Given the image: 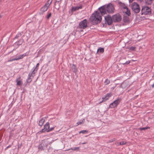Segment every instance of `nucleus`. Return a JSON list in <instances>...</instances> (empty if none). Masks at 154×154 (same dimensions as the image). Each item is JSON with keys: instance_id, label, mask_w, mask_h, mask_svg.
I'll return each instance as SVG.
<instances>
[{"instance_id": "2eb2a0df", "label": "nucleus", "mask_w": 154, "mask_h": 154, "mask_svg": "<svg viewBox=\"0 0 154 154\" xmlns=\"http://www.w3.org/2000/svg\"><path fill=\"white\" fill-rule=\"evenodd\" d=\"M28 55L26 54V53H24L23 54L20 55L18 57H16L15 58L16 59V60H19L22 59L24 57H25L27 56Z\"/></svg>"}, {"instance_id": "ea45409f", "label": "nucleus", "mask_w": 154, "mask_h": 154, "mask_svg": "<svg viewBox=\"0 0 154 154\" xmlns=\"http://www.w3.org/2000/svg\"><path fill=\"white\" fill-rule=\"evenodd\" d=\"M39 63H38L37 64L36 66L35 67V68H37V70H38V66H39Z\"/></svg>"}, {"instance_id": "6e6552de", "label": "nucleus", "mask_w": 154, "mask_h": 154, "mask_svg": "<svg viewBox=\"0 0 154 154\" xmlns=\"http://www.w3.org/2000/svg\"><path fill=\"white\" fill-rule=\"evenodd\" d=\"M121 101V99L118 98L110 104L109 107L112 108L117 106L119 104Z\"/></svg>"}, {"instance_id": "7ed1b4c3", "label": "nucleus", "mask_w": 154, "mask_h": 154, "mask_svg": "<svg viewBox=\"0 0 154 154\" xmlns=\"http://www.w3.org/2000/svg\"><path fill=\"white\" fill-rule=\"evenodd\" d=\"M151 13V8L147 6H144L142 7L141 10V15H149Z\"/></svg>"}, {"instance_id": "0eeeda50", "label": "nucleus", "mask_w": 154, "mask_h": 154, "mask_svg": "<svg viewBox=\"0 0 154 154\" xmlns=\"http://www.w3.org/2000/svg\"><path fill=\"white\" fill-rule=\"evenodd\" d=\"M105 23H107L108 25L112 24L113 22L112 17L109 15H108L105 17Z\"/></svg>"}, {"instance_id": "bb28decb", "label": "nucleus", "mask_w": 154, "mask_h": 154, "mask_svg": "<svg viewBox=\"0 0 154 154\" xmlns=\"http://www.w3.org/2000/svg\"><path fill=\"white\" fill-rule=\"evenodd\" d=\"M85 121V119H83L81 121H79V122H78L77 123V125H80V124L83 123Z\"/></svg>"}, {"instance_id": "3c124183", "label": "nucleus", "mask_w": 154, "mask_h": 154, "mask_svg": "<svg viewBox=\"0 0 154 154\" xmlns=\"http://www.w3.org/2000/svg\"><path fill=\"white\" fill-rule=\"evenodd\" d=\"M153 45H154V43Z\"/></svg>"}, {"instance_id": "c9c22d12", "label": "nucleus", "mask_w": 154, "mask_h": 154, "mask_svg": "<svg viewBox=\"0 0 154 154\" xmlns=\"http://www.w3.org/2000/svg\"><path fill=\"white\" fill-rule=\"evenodd\" d=\"M16 59L15 58H13L12 59H10V60H8V62H11V61H14V60H16Z\"/></svg>"}, {"instance_id": "58836bf2", "label": "nucleus", "mask_w": 154, "mask_h": 154, "mask_svg": "<svg viewBox=\"0 0 154 154\" xmlns=\"http://www.w3.org/2000/svg\"><path fill=\"white\" fill-rule=\"evenodd\" d=\"M22 143H21L20 144H19L18 145V150L22 146Z\"/></svg>"}, {"instance_id": "423d86ee", "label": "nucleus", "mask_w": 154, "mask_h": 154, "mask_svg": "<svg viewBox=\"0 0 154 154\" xmlns=\"http://www.w3.org/2000/svg\"><path fill=\"white\" fill-rule=\"evenodd\" d=\"M112 19L113 22L115 23L119 22L122 20L121 16L119 14H117L112 16Z\"/></svg>"}, {"instance_id": "9b49d317", "label": "nucleus", "mask_w": 154, "mask_h": 154, "mask_svg": "<svg viewBox=\"0 0 154 154\" xmlns=\"http://www.w3.org/2000/svg\"><path fill=\"white\" fill-rule=\"evenodd\" d=\"M129 82L128 81H124L121 85V87L122 88H128L130 86Z\"/></svg>"}, {"instance_id": "5701e85b", "label": "nucleus", "mask_w": 154, "mask_h": 154, "mask_svg": "<svg viewBox=\"0 0 154 154\" xmlns=\"http://www.w3.org/2000/svg\"><path fill=\"white\" fill-rule=\"evenodd\" d=\"M16 82H17V85H21L22 84V82L20 80H19L18 79H17Z\"/></svg>"}, {"instance_id": "412c9836", "label": "nucleus", "mask_w": 154, "mask_h": 154, "mask_svg": "<svg viewBox=\"0 0 154 154\" xmlns=\"http://www.w3.org/2000/svg\"><path fill=\"white\" fill-rule=\"evenodd\" d=\"M125 9H126V11L125 12L126 14L128 16H130L131 14L130 10L129 9L128 7H127V8Z\"/></svg>"}, {"instance_id": "f8f14e48", "label": "nucleus", "mask_w": 154, "mask_h": 154, "mask_svg": "<svg viewBox=\"0 0 154 154\" xmlns=\"http://www.w3.org/2000/svg\"><path fill=\"white\" fill-rule=\"evenodd\" d=\"M82 5H79L75 7H73L72 8L71 11H74L77 10H78L80 9H82Z\"/></svg>"}, {"instance_id": "e433bc0d", "label": "nucleus", "mask_w": 154, "mask_h": 154, "mask_svg": "<svg viewBox=\"0 0 154 154\" xmlns=\"http://www.w3.org/2000/svg\"><path fill=\"white\" fill-rule=\"evenodd\" d=\"M130 61H126V62H125V63H122V64L123 65H125V64H128L130 63Z\"/></svg>"}, {"instance_id": "4468645a", "label": "nucleus", "mask_w": 154, "mask_h": 154, "mask_svg": "<svg viewBox=\"0 0 154 154\" xmlns=\"http://www.w3.org/2000/svg\"><path fill=\"white\" fill-rule=\"evenodd\" d=\"M128 16H128V15H124L123 20L124 22L126 23H128L129 22Z\"/></svg>"}, {"instance_id": "a878e982", "label": "nucleus", "mask_w": 154, "mask_h": 154, "mask_svg": "<svg viewBox=\"0 0 154 154\" xmlns=\"http://www.w3.org/2000/svg\"><path fill=\"white\" fill-rule=\"evenodd\" d=\"M22 35L21 33L20 32L18 33L15 36L14 38L17 39L19 37H20Z\"/></svg>"}, {"instance_id": "6ab92c4d", "label": "nucleus", "mask_w": 154, "mask_h": 154, "mask_svg": "<svg viewBox=\"0 0 154 154\" xmlns=\"http://www.w3.org/2000/svg\"><path fill=\"white\" fill-rule=\"evenodd\" d=\"M104 48H100L98 49L97 51V53H102L104 52Z\"/></svg>"}, {"instance_id": "39448f33", "label": "nucleus", "mask_w": 154, "mask_h": 154, "mask_svg": "<svg viewBox=\"0 0 154 154\" xmlns=\"http://www.w3.org/2000/svg\"><path fill=\"white\" fill-rule=\"evenodd\" d=\"M87 27V20L85 19L79 23L78 28L80 29H85Z\"/></svg>"}, {"instance_id": "4c0bfd02", "label": "nucleus", "mask_w": 154, "mask_h": 154, "mask_svg": "<svg viewBox=\"0 0 154 154\" xmlns=\"http://www.w3.org/2000/svg\"><path fill=\"white\" fill-rule=\"evenodd\" d=\"M115 140H116V138H114L110 140H109V143L112 142H113V141H115Z\"/></svg>"}, {"instance_id": "dca6fc26", "label": "nucleus", "mask_w": 154, "mask_h": 154, "mask_svg": "<svg viewBox=\"0 0 154 154\" xmlns=\"http://www.w3.org/2000/svg\"><path fill=\"white\" fill-rule=\"evenodd\" d=\"M37 68H34L33 71H32V73H29V75L32 77V78L34 76L35 73L37 71Z\"/></svg>"}, {"instance_id": "aec40b11", "label": "nucleus", "mask_w": 154, "mask_h": 154, "mask_svg": "<svg viewBox=\"0 0 154 154\" xmlns=\"http://www.w3.org/2000/svg\"><path fill=\"white\" fill-rule=\"evenodd\" d=\"M32 76H31L30 75H28V78L26 79V82L28 83H29L31 82L32 80V78H31Z\"/></svg>"}, {"instance_id": "20e7f679", "label": "nucleus", "mask_w": 154, "mask_h": 154, "mask_svg": "<svg viewBox=\"0 0 154 154\" xmlns=\"http://www.w3.org/2000/svg\"><path fill=\"white\" fill-rule=\"evenodd\" d=\"M131 8L132 10L136 13H138L140 11L139 5L135 2H134L132 4Z\"/></svg>"}, {"instance_id": "4be33fe9", "label": "nucleus", "mask_w": 154, "mask_h": 154, "mask_svg": "<svg viewBox=\"0 0 154 154\" xmlns=\"http://www.w3.org/2000/svg\"><path fill=\"white\" fill-rule=\"evenodd\" d=\"M119 3L120 5L124 9H125V8H127V7L123 3L121 2H119Z\"/></svg>"}, {"instance_id": "72a5a7b5", "label": "nucleus", "mask_w": 154, "mask_h": 154, "mask_svg": "<svg viewBox=\"0 0 154 154\" xmlns=\"http://www.w3.org/2000/svg\"><path fill=\"white\" fill-rule=\"evenodd\" d=\"M54 127H52L50 128H49V129L47 131V132H49L50 131H51L54 130Z\"/></svg>"}, {"instance_id": "2f4dec72", "label": "nucleus", "mask_w": 154, "mask_h": 154, "mask_svg": "<svg viewBox=\"0 0 154 154\" xmlns=\"http://www.w3.org/2000/svg\"><path fill=\"white\" fill-rule=\"evenodd\" d=\"M51 13H49L47 16V18L48 19H49L51 16Z\"/></svg>"}, {"instance_id": "a211bd4d", "label": "nucleus", "mask_w": 154, "mask_h": 154, "mask_svg": "<svg viewBox=\"0 0 154 154\" xmlns=\"http://www.w3.org/2000/svg\"><path fill=\"white\" fill-rule=\"evenodd\" d=\"M45 121V119L43 118H42L39 122L38 125L40 126H42Z\"/></svg>"}, {"instance_id": "1a4fd4ad", "label": "nucleus", "mask_w": 154, "mask_h": 154, "mask_svg": "<svg viewBox=\"0 0 154 154\" xmlns=\"http://www.w3.org/2000/svg\"><path fill=\"white\" fill-rule=\"evenodd\" d=\"M50 127L49 123L47 122L46 123L44 126V128L39 132V133H44L46 131L47 132V131L49 129Z\"/></svg>"}, {"instance_id": "f704fd0d", "label": "nucleus", "mask_w": 154, "mask_h": 154, "mask_svg": "<svg viewBox=\"0 0 154 154\" xmlns=\"http://www.w3.org/2000/svg\"><path fill=\"white\" fill-rule=\"evenodd\" d=\"M88 131L86 130H83L81 131L80 132H79V133H85V132H87Z\"/></svg>"}, {"instance_id": "c03bdc74", "label": "nucleus", "mask_w": 154, "mask_h": 154, "mask_svg": "<svg viewBox=\"0 0 154 154\" xmlns=\"http://www.w3.org/2000/svg\"><path fill=\"white\" fill-rule=\"evenodd\" d=\"M122 142H120L119 143V145H122Z\"/></svg>"}, {"instance_id": "f257e3e1", "label": "nucleus", "mask_w": 154, "mask_h": 154, "mask_svg": "<svg viewBox=\"0 0 154 154\" xmlns=\"http://www.w3.org/2000/svg\"><path fill=\"white\" fill-rule=\"evenodd\" d=\"M100 13L102 15L106 14L107 13H112L114 12V8L113 5L111 3L107 5H104L98 9Z\"/></svg>"}, {"instance_id": "49530a36", "label": "nucleus", "mask_w": 154, "mask_h": 154, "mask_svg": "<svg viewBox=\"0 0 154 154\" xmlns=\"http://www.w3.org/2000/svg\"><path fill=\"white\" fill-rule=\"evenodd\" d=\"M133 0H129L130 2H131L133 1Z\"/></svg>"}, {"instance_id": "ddd939ff", "label": "nucleus", "mask_w": 154, "mask_h": 154, "mask_svg": "<svg viewBox=\"0 0 154 154\" xmlns=\"http://www.w3.org/2000/svg\"><path fill=\"white\" fill-rule=\"evenodd\" d=\"M111 96V95L110 94L108 93L104 97L102 98V100L101 101L100 103H101L102 102L106 101L109 99V98Z\"/></svg>"}, {"instance_id": "c756f323", "label": "nucleus", "mask_w": 154, "mask_h": 154, "mask_svg": "<svg viewBox=\"0 0 154 154\" xmlns=\"http://www.w3.org/2000/svg\"><path fill=\"white\" fill-rule=\"evenodd\" d=\"M104 83L105 84V85H107L109 83L110 81L108 79H107L105 80Z\"/></svg>"}, {"instance_id": "8fccbe9b", "label": "nucleus", "mask_w": 154, "mask_h": 154, "mask_svg": "<svg viewBox=\"0 0 154 154\" xmlns=\"http://www.w3.org/2000/svg\"><path fill=\"white\" fill-rule=\"evenodd\" d=\"M1 16H0V18H1Z\"/></svg>"}, {"instance_id": "cd10ccee", "label": "nucleus", "mask_w": 154, "mask_h": 154, "mask_svg": "<svg viewBox=\"0 0 154 154\" xmlns=\"http://www.w3.org/2000/svg\"><path fill=\"white\" fill-rule=\"evenodd\" d=\"M149 127H144V128H139V130H140V131H142V130H146L147 129H149Z\"/></svg>"}, {"instance_id": "79ce46f5", "label": "nucleus", "mask_w": 154, "mask_h": 154, "mask_svg": "<svg viewBox=\"0 0 154 154\" xmlns=\"http://www.w3.org/2000/svg\"><path fill=\"white\" fill-rule=\"evenodd\" d=\"M11 145H9V146H8L5 149V150L7 149L10 147L11 146Z\"/></svg>"}, {"instance_id": "c85d7f7f", "label": "nucleus", "mask_w": 154, "mask_h": 154, "mask_svg": "<svg viewBox=\"0 0 154 154\" xmlns=\"http://www.w3.org/2000/svg\"><path fill=\"white\" fill-rule=\"evenodd\" d=\"M79 147H74V148H72L71 149H69L68 150H69V149H71V150H74V151L76 150H79Z\"/></svg>"}, {"instance_id": "37998d69", "label": "nucleus", "mask_w": 154, "mask_h": 154, "mask_svg": "<svg viewBox=\"0 0 154 154\" xmlns=\"http://www.w3.org/2000/svg\"><path fill=\"white\" fill-rule=\"evenodd\" d=\"M59 2V1H58V2H57V1H56L55 2V3H54V5H56V3H58Z\"/></svg>"}, {"instance_id": "9d476101", "label": "nucleus", "mask_w": 154, "mask_h": 154, "mask_svg": "<svg viewBox=\"0 0 154 154\" xmlns=\"http://www.w3.org/2000/svg\"><path fill=\"white\" fill-rule=\"evenodd\" d=\"M52 2V0H51L50 3H46L41 9V11L43 12L46 11L48 8V7L51 5Z\"/></svg>"}, {"instance_id": "09e8293b", "label": "nucleus", "mask_w": 154, "mask_h": 154, "mask_svg": "<svg viewBox=\"0 0 154 154\" xmlns=\"http://www.w3.org/2000/svg\"><path fill=\"white\" fill-rule=\"evenodd\" d=\"M80 31L81 32H82V31H83V30L82 29H81V30H80Z\"/></svg>"}, {"instance_id": "393cba45", "label": "nucleus", "mask_w": 154, "mask_h": 154, "mask_svg": "<svg viewBox=\"0 0 154 154\" xmlns=\"http://www.w3.org/2000/svg\"><path fill=\"white\" fill-rule=\"evenodd\" d=\"M43 145L44 144L42 143L40 144L38 146V149H41V150L44 149V147L43 146Z\"/></svg>"}, {"instance_id": "a19ab883", "label": "nucleus", "mask_w": 154, "mask_h": 154, "mask_svg": "<svg viewBox=\"0 0 154 154\" xmlns=\"http://www.w3.org/2000/svg\"><path fill=\"white\" fill-rule=\"evenodd\" d=\"M122 145H124L126 143V142L125 141H122Z\"/></svg>"}, {"instance_id": "b1692460", "label": "nucleus", "mask_w": 154, "mask_h": 154, "mask_svg": "<svg viewBox=\"0 0 154 154\" xmlns=\"http://www.w3.org/2000/svg\"><path fill=\"white\" fill-rule=\"evenodd\" d=\"M153 0H145L146 3L150 5L152 3Z\"/></svg>"}, {"instance_id": "a18cd8bd", "label": "nucleus", "mask_w": 154, "mask_h": 154, "mask_svg": "<svg viewBox=\"0 0 154 154\" xmlns=\"http://www.w3.org/2000/svg\"><path fill=\"white\" fill-rule=\"evenodd\" d=\"M152 88H154V83L152 85Z\"/></svg>"}, {"instance_id": "7c9ffc66", "label": "nucleus", "mask_w": 154, "mask_h": 154, "mask_svg": "<svg viewBox=\"0 0 154 154\" xmlns=\"http://www.w3.org/2000/svg\"><path fill=\"white\" fill-rule=\"evenodd\" d=\"M136 49V48L135 47L132 46L129 48V50L132 51H134Z\"/></svg>"}, {"instance_id": "473e14b6", "label": "nucleus", "mask_w": 154, "mask_h": 154, "mask_svg": "<svg viewBox=\"0 0 154 154\" xmlns=\"http://www.w3.org/2000/svg\"><path fill=\"white\" fill-rule=\"evenodd\" d=\"M23 40L22 39V40H20L18 42V43H19V45H21L22 44V43H23Z\"/></svg>"}, {"instance_id": "de8ad7c7", "label": "nucleus", "mask_w": 154, "mask_h": 154, "mask_svg": "<svg viewBox=\"0 0 154 154\" xmlns=\"http://www.w3.org/2000/svg\"><path fill=\"white\" fill-rule=\"evenodd\" d=\"M87 143V142H84V143H82V144H86Z\"/></svg>"}, {"instance_id": "f3484780", "label": "nucleus", "mask_w": 154, "mask_h": 154, "mask_svg": "<svg viewBox=\"0 0 154 154\" xmlns=\"http://www.w3.org/2000/svg\"><path fill=\"white\" fill-rule=\"evenodd\" d=\"M72 72H74L76 73L77 71V69L76 67V66L74 64H73L72 65Z\"/></svg>"}, {"instance_id": "f03ea898", "label": "nucleus", "mask_w": 154, "mask_h": 154, "mask_svg": "<svg viewBox=\"0 0 154 154\" xmlns=\"http://www.w3.org/2000/svg\"><path fill=\"white\" fill-rule=\"evenodd\" d=\"M100 13L96 11L93 13L89 18L90 21L93 25H96L100 23L102 20Z\"/></svg>"}]
</instances>
